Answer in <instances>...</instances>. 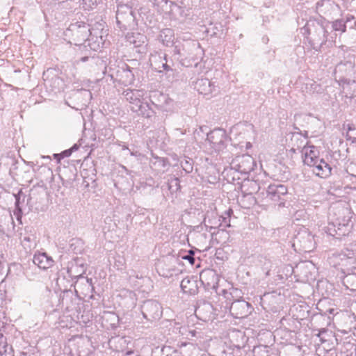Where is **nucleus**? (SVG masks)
<instances>
[{"label":"nucleus","mask_w":356,"mask_h":356,"mask_svg":"<svg viewBox=\"0 0 356 356\" xmlns=\"http://www.w3.org/2000/svg\"><path fill=\"white\" fill-rule=\"evenodd\" d=\"M300 32L315 50L320 49L323 45L330 47L334 42V37L328 34V27L316 20L307 22Z\"/></svg>","instance_id":"1"},{"label":"nucleus","mask_w":356,"mask_h":356,"mask_svg":"<svg viewBox=\"0 0 356 356\" xmlns=\"http://www.w3.org/2000/svg\"><path fill=\"white\" fill-rule=\"evenodd\" d=\"M95 35L98 37L97 32L92 29L90 30L89 25L83 22H77L71 24L64 31V35L68 42L75 45H81L86 42L90 35Z\"/></svg>","instance_id":"2"},{"label":"nucleus","mask_w":356,"mask_h":356,"mask_svg":"<svg viewBox=\"0 0 356 356\" xmlns=\"http://www.w3.org/2000/svg\"><path fill=\"white\" fill-rule=\"evenodd\" d=\"M227 136L226 131L220 128L215 129L207 134L204 144L208 154H220L227 147Z\"/></svg>","instance_id":"3"},{"label":"nucleus","mask_w":356,"mask_h":356,"mask_svg":"<svg viewBox=\"0 0 356 356\" xmlns=\"http://www.w3.org/2000/svg\"><path fill=\"white\" fill-rule=\"evenodd\" d=\"M116 22L120 29H134L136 25L135 10L127 4L118 6Z\"/></svg>","instance_id":"4"},{"label":"nucleus","mask_w":356,"mask_h":356,"mask_svg":"<svg viewBox=\"0 0 356 356\" xmlns=\"http://www.w3.org/2000/svg\"><path fill=\"white\" fill-rule=\"evenodd\" d=\"M304 164L312 168L313 172L321 178H326L331 175L332 168L320 157H302Z\"/></svg>","instance_id":"5"},{"label":"nucleus","mask_w":356,"mask_h":356,"mask_svg":"<svg viewBox=\"0 0 356 356\" xmlns=\"http://www.w3.org/2000/svg\"><path fill=\"white\" fill-rule=\"evenodd\" d=\"M350 218L344 217L342 222L339 218L335 222H329L328 225L323 228V230L330 236L335 238H341L347 235L350 232Z\"/></svg>","instance_id":"6"},{"label":"nucleus","mask_w":356,"mask_h":356,"mask_svg":"<svg viewBox=\"0 0 356 356\" xmlns=\"http://www.w3.org/2000/svg\"><path fill=\"white\" fill-rule=\"evenodd\" d=\"M338 54L339 56H344L343 47L339 50ZM344 60H341L339 63L336 65L335 73L340 74V78L345 76H352L354 72L355 67V56L353 54H348L347 56H343Z\"/></svg>","instance_id":"7"},{"label":"nucleus","mask_w":356,"mask_h":356,"mask_svg":"<svg viewBox=\"0 0 356 356\" xmlns=\"http://www.w3.org/2000/svg\"><path fill=\"white\" fill-rule=\"evenodd\" d=\"M298 243L300 245V250L310 252L314 248V236L306 229H302L295 236L293 245Z\"/></svg>","instance_id":"8"},{"label":"nucleus","mask_w":356,"mask_h":356,"mask_svg":"<svg viewBox=\"0 0 356 356\" xmlns=\"http://www.w3.org/2000/svg\"><path fill=\"white\" fill-rule=\"evenodd\" d=\"M250 303L242 299H237L232 302L230 312L236 318H243L251 313Z\"/></svg>","instance_id":"9"},{"label":"nucleus","mask_w":356,"mask_h":356,"mask_svg":"<svg viewBox=\"0 0 356 356\" xmlns=\"http://www.w3.org/2000/svg\"><path fill=\"white\" fill-rule=\"evenodd\" d=\"M110 76L114 82L118 81V83L124 86L132 84L135 79L134 74L127 67H120L117 70L115 74H111Z\"/></svg>","instance_id":"10"},{"label":"nucleus","mask_w":356,"mask_h":356,"mask_svg":"<svg viewBox=\"0 0 356 356\" xmlns=\"http://www.w3.org/2000/svg\"><path fill=\"white\" fill-rule=\"evenodd\" d=\"M287 193V188L282 184H271L266 191V199L267 201H271L273 203L279 202L282 200V197Z\"/></svg>","instance_id":"11"},{"label":"nucleus","mask_w":356,"mask_h":356,"mask_svg":"<svg viewBox=\"0 0 356 356\" xmlns=\"http://www.w3.org/2000/svg\"><path fill=\"white\" fill-rule=\"evenodd\" d=\"M33 262L40 269L47 270L54 265L53 258L47 254L45 252L38 251L35 252L33 258Z\"/></svg>","instance_id":"12"},{"label":"nucleus","mask_w":356,"mask_h":356,"mask_svg":"<svg viewBox=\"0 0 356 356\" xmlns=\"http://www.w3.org/2000/svg\"><path fill=\"white\" fill-rule=\"evenodd\" d=\"M337 10H338V6L331 0H320L316 3V11L321 15H331Z\"/></svg>","instance_id":"13"},{"label":"nucleus","mask_w":356,"mask_h":356,"mask_svg":"<svg viewBox=\"0 0 356 356\" xmlns=\"http://www.w3.org/2000/svg\"><path fill=\"white\" fill-rule=\"evenodd\" d=\"M75 268H77V264L75 261H72L68 263L67 267V273L68 275L72 278H78L83 280L86 282V284L88 286V289L93 290L92 280L88 277H84L81 274L77 275L75 273Z\"/></svg>","instance_id":"14"},{"label":"nucleus","mask_w":356,"mask_h":356,"mask_svg":"<svg viewBox=\"0 0 356 356\" xmlns=\"http://www.w3.org/2000/svg\"><path fill=\"white\" fill-rule=\"evenodd\" d=\"M195 88L199 93L207 95L214 90L215 86L211 83L209 79L202 78L197 80L195 83Z\"/></svg>","instance_id":"15"},{"label":"nucleus","mask_w":356,"mask_h":356,"mask_svg":"<svg viewBox=\"0 0 356 356\" xmlns=\"http://www.w3.org/2000/svg\"><path fill=\"white\" fill-rule=\"evenodd\" d=\"M125 99L131 104H136L138 107L140 106V97L143 96V92L138 90L127 89L122 93Z\"/></svg>","instance_id":"16"},{"label":"nucleus","mask_w":356,"mask_h":356,"mask_svg":"<svg viewBox=\"0 0 356 356\" xmlns=\"http://www.w3.org/2000/svg\"><path fill=\"white\" fill-rule=\"evenodd\" d=\"M127 42L134 47H140L145 42V37L139 33H128L126 35Z\"/></svg>","instance_id":"17"},{"label":"nucleus","mask_w":356,"mask_h":356,"mask_svg":"<svg viewBox=\"0 0 356 356\" xmlns=\"http://www.w3.org/2000/svg\"><path fill=\"white\" fill-rule=\"evenodd\" d=\"M200 280L202 282H207V284L211 287H215L217 283V275L213 270H208L200 274Z\"/></svg>","instance_id":"18"},{"label":"nucleus","mask_w":356,"mask_h":356,"mask_svg":"<svg viewBox=\"0 0 356 356\" xmlns=\"http://www.w3.org/2000/svg\"><path fill=\"white\" fill-rule=\"evenodd\" d=\"M13 356V348L8 346L6 338L0 333V356Z\"/></svg>","instance_id":"19"},{"label":"nucleus","mask_w":356,"mask_h":356,"mask_svg":"<svg viewBox=\"0 0 356 356\" xmlns=\"http://www.w3.org/2000/svg\"><path fill=\"white\" fill-rule=\"evenodd\" d=\"M159 40L165 46H168L169 44H172L173 42L172 30L170 29H165L161 31L159 34Z\"/></svg>","instance_id":"20"},{"label":"nucleus","mask_w":356,"mask_h":356,"mask_svg":"<svg viewBox=\"0 0 356 356\" xmlns=\"http://www.w3.org/2000/svg\"><path fill=\"white\" fill-rule=\"evenodd\" d=\"M354 253L352 251H348L347 254L341 253L337 255V258L340 260L339 265L342 266H346L348 264H352L354 263Z\"/></svg>","instance_id":"21"},{"label":"nucleus","mask_w":356,"mask_h":356,"mask_svg":"<svg viewBox=\"0 0 356 356\" xmlns=\"http://www.w3.org/2000/svg\"><path fill=\"white\" fill-rule=\"evenodd\" d=\"M117 343L119 344L120 348V351L125 352L126 356H130L134 353V350H126V347L131 343V338L129 337H123L120 338H118Z\"/></svg>","instance_id":"22"},{"label":"nucleus","mask_w":356,"mask_h":356,"mask_svg":"<svg viewBox=\"0 0 356 356\" xmlns=\"http://www.w3.org/2000/svg\"><path fill=\"white\" fill-rule=\"evenodd\" d=\"M344 285L351 291H356V274H348L343 280Z\"/></svg>","instance_id":"23"},{"label":"nucleus","mask_w":356,"mask_h":356,"mask_svg":"<svg viewBox=\"0 0 356 356\" xmlns=\"http://www.w3.org/2000/svg\"><path fill=\"white\" fill-rule=\"evenodd\" d=\"M143 19L148 28L154 29L156 26V17L154 13L144 14Z\"/></svg>","instance_id":"24"},{"label":"nucleus","mask_w":356,"mask_h":356,"mask_svg":"<svg viewBox=\"0 0 356 356\" xmlns=\"http://www.w3.org/2000/svg\"><path fill=\"white\" fill-rule=\"evenodd\" d=\"M19 194L15 195V209L13 211V214L16 217L17 220L19 221L20 224H22V211L21 207H19Z\"/></svg>","instance_id":"25"},{"label":"nucleus","mask_w":356,"mask_h":356,"mask_svg":"<svg viewBox=\"0 0 356 356\" xmlns=\"http://www.w3.org/2000/svg\"><path fill=\"white\" fill-rule=\"evenodd\" d=\"M331 29L335 31H346V23L343 19H337L332 22Z\"/></svg>","instance_id":"26"},{"label":"nucleus","mask_w":356,"mask_h":356,"mask_svg":"<svg viewBox=\"0 0 356 356\" xmlns=\"http://www.w3.org/2000/svg\"><path fill=\"white\" fill-rule=\"evenodd\" d=\"M317 148L313 145H305L301 149L302 156H316Z\"/></svg>","instance_id":"27"},{"label":"nucleus","mask_w":356,"mask_h":356,"mask_svg":"<svg viewBox=\"0 0 356 356\" xmlns=\"http://www.w3.org/2000/svg\"><path fill=\"white\" fill-rule=\"evenodd\" d=\"M346 138L353 143H356V129L349 127L346 133Z\"/></svg>","instance_id":"28"},{"label":"nucleus","mask_w":356,"mask_h":356,"mask_svg":"<svg viewBox=\"0 0 356 356\" xmlns=\"http://www.w3.org/2000/svg\"><path fill=\"white\" fill-rule=\"evenodd\" d=\"M188 160H185L184 162L181 161V167L186 172H191L193 170V160L191 157H187Z\"/></svg>","instance_id":"29"},{"label":"nucleus","mask_w":356,"mask_h":356,"mask_svg":"<svg viewBox=\"0 0 356 356\" xmlns=\"http://www.w3.org/2000/svg\"><path fill=\"white\" fill-rule=\"evenodd\" d=\"M78 148H79V146L76 144H75L71 148H70L68 149H65L60 154L54 153V154H53L52 156H70L72 154V153L73 152V151L78 149Z\"/></svg>","instance_id":"30"},{"label":"nucleus","mask_w":356,"mask_h":356,"mask_svg":"<svg viewBox=\"0 0 356 356\" xmlns=\"http://www.w3.org/2000/svg\"><path fill=\"white\" fill-rule=\"evenodd\" d=\"M161 100H163L166 105H167V107H164L163 106H161L162 107L163 109L165 110V111H168L170 110V106L172 104V100L168 98L167 96L164 95L163 94H161L159 97V101H161Z\"/></svg>","instance_id":"31"},{"label":"nucleus","mask_w":356,"mask_h":356,"mask_svg":"<svg viewBox=\"0 0 356 356\" xmlns=\"http://www.w3.org/2000/svg\"><path fill=\"white\" fill-rule=\"evenodd\" d=\"M182 259L188 261L191 265H193L195 261L194 257V252L193 250H189L186 255L182 256Z\"/></svg>","instance_id":"32"},{"label":"nucleus","mask_w":356,"mask_h":356,"mask_svg":"<svg viewBox=\"0 0 356 356\" xmlns=\"http://www.w3.org/2000/svg\"><path fill=\"white\" fill-rule=\"evenodd\" d=\"M163 67L164 70L165 71V74L167 75L168 79H170L171 76H173V70L169 65H168L166 63L163 64Z\"/></svg>","instance_id":"33"},{"label":"nucleus","mask_w":356,"mask_h":356,"mask_svg":"<svg viewBox=\"0 0 356 356\" xmlns=\"http://www.w3.org/2000/svg\"><path fill=\"white\" fill-rule=\"evenodd\" d=\"M4 312L0 311V329L3 327L6 323Z\"/></svg>","instance_id":"34"},{"label":"nucleus","mask_w":356,"mask_h":356,"mask_svg":"<svg viewBox=\"0 0 356 356\" xmlns=\"http://www.w3.org/2000/svg\"><path fill=\"white\" fill-rule=\"evenodd\" d=\"M147 106L149 108V109L152 111V113H154V108H156V104L154 102L149 99V102H146Z\"/></svg>","instance_id":"35"},{"label":"nucleus","mask_w":356,"mask_h":356,"mask_svg":"<svg viewBox=\"0 0 356 356\" xmlns=\"http://www.w3.org/2000/svg\"><path fill=\"white\" fill-rule=\"evenodd\" d=\"M33 239V238H31V236H24L22 240V243H23L24 245H26V243H31Z\"/></svg>","instance_id":"36"},{"label":"nucleus","mask_w":356,"mask_h":356,"mask_svg":"<svg viewBox=\"0 0 356 356\" xmlns=\"http://www.w3.org/2000/svg\"><path fill=\"white\" fill-rule=\"evenodd\" d=\"M161 275L165 277H171L173 275V273L172 270H168L166 273H163L162 274H160Z\"/></svg>","instance_id":"37"},{"label":"nucleus","mask_w":356,"mask_h":356,"mask_svg":"<svg viewBox=\"0 0 356 356\" xmlns=\"http://www.w3.org/2000/svg\"><path fill=\"white\" fill-rule=\"evenodd\" d=\"M254 165H255V164H254V161H252V165L248 166L247 168H244V170H248V171L253 170Z\"/></svg>","instance_id":"38"},{"label":"nucleus","mask_w":356,"mask_h":356,"mask_svg":"<svg viewBox=\"0 0 356 356\" xmlns=\"http://www.w3.org/2000/svg\"><path fill=\"white\" fill-rule=\"evenodd\" d=\"M90 58H91L92 60L94 59L93 57H89V56H83L80 58V61H82V62H85L86 60H88Z\"/></svg>","instance_id":"39"},{"label":"nucleus","mask_w":356,"mask_h":356,"mask_svg":"<svg viewBox=\"0 0 356 356\" xmlns=\"http://www.w3.org/2000/svg\"><path fill=\"white\" fill-rule=\"evenodd\" d=\"M185 283H189V280H188L184 279V280L181 281V286L182 288L186 287V286H185Z\"/></svg>","instance_id":"40"},{"label":"nucleus","mask_w":356,"mask_h":356,"mask_svg":"<svg viewBox=\"0 0 356 356\" xmlns=\"http://www.w3.org/2000/svg\"><path fill=\"white\" fill-rule=\"evenodd\" d=\"M252 147V144L250 142L246 143V148L249 149Z\"/></svg>","instance_id":"41"},{"label":"nucleus","mask_w":356,"mask_h":356,"mask_svg":"<svg viewBox=\"0 0 356 356\" xmlns=\"http://www.w3.org/2000/svg\"><path fill=\"white\" fill-rule=\"evenodd\" d=\"M238 291L236 289H233L232 292L231 293V295L233 296L234 293H237Z\"/></svg>","instance_id":"42"},{"label":"nucleus","mask_w":356,"mask_h":356,"mask_svg":"<svg viewBox=\"0 0 356 356\" xmlns=\"http://www.w3.org/2000/svg\"><path fill=\"white\" fill-rule=\"evenodd\" d=\"M64 158H65V157H60V156H58V157H54V159H57V160H58V163H60V159H64Z\"/></svg>","instance_id":"43"},{"label":"nucleus","mask_w":356,"mask_h":356,"mask_svg":"<svg viewBox=\"0 0 356 356\" xmlns=\"http://www.w3.org/2000/svg\"><path fill=\"white\" fill-rule=\"evenodd\" d=\"M10 219H11V221H12V224H13V229H15V224H14V221H13V218L10 216Z\"/></svg>","instance_id":"44"},{"label":"nucleus","mask_w":356,"mask_h":356,"mask_svg":"<svg viewBox=\"0 0 356 356\" xmlns=\"http://www.w3.org/2000/svg\"><path fill=\"white\" fill-rule=\"evenodd\" d=\"M290 152H293V153H295V154L296 153V149H295L294 148H291V149H290Z\"/></svg>","instance_id":"45"},{"label":"nucleus","mask_w":356,"mask_h":356,"mask_svg":"<svg viewBox=\"0 0 356 356\" xmlns=\"http://www.w3.org/2000/svg\"><path fill=\"white\" fill-rule=\"evenodd\" d=\"M60 276H59V277L57 278V281H56V282H57V284H58V285H59V282H60Z\"/></svg>","instance_id":"46"},{"label":"nucleus","mask_w":356,"mask_h":356,"mask_svg":"<svg viewBox=\"0 0 356 356\" xmlns=\"http://www.w3.org/2000/svg\"><path fill=\"white\" fill-rule=\"evenodd\" d=\"M343 213H348V209H343Z\"/></svg>","instance_id":"47"},{"label":"nucleus","mask_w":356,"mask_h":356,"mask_svg":"<svg viewBox=\"0 0 356 356\" xmlns=\"http://www.w3.org/2000/svg\"><path fill=\"white\" fill-rule=\"evenodd\" d=\"M124 150H126L127 152H124V154H127L129 152V149H127V148H125L124 149Z\"/></svg>","instance_id":"48"},{"label":"nucleus","mask_w":356,"mask_h":356,"mask_svg":"<svg viewBox=\"0 0 356 356\" xmlns=\"http://www.w3.org/2000/svg\"><path fill=\"white\" fill-rule=\"evenodd\" d=\"M176 52H177L178 54H181V52H180V51H179V49H178V50H177V51H176Z\"/></svg>","instance_id":"49"},{"label":"nucleus","mask_w":356,"mask_h":356,"mask_svg":"<svg viewBox=\"0 0 356 356\" xmlns=\"http://www.w3.org/2000/svg\"><path fill=\"white\" fill-rule=\"evenodd\" d=\"M157 72H159V74H163V72L161 70H159V71H157Z\"/></svg>","instance_id":"50"},{"label":"nucleus","mask_w":356,"mask_h":356,"mask_svg":"<svg viewBox=\"0 0 356 356\" xmlns=\"http://www.w3.org/2000/svg\"><path fill=\"white\" fill-rule=\"evenodd\" d=\"M27 246H28L29 248H31L32 244L28 245Z\"/></svg>","instance_id":"51"},{"label":"nucleus","mask_w":356,"mask_h":356,"mask_svg":"<svg viewBox=\"0 0 356 356\" xmlns=\"http://www.w3.org/2000/svg\"><path fill=\"white\" fill-rule=\"evenodd\" d=\"M232 212H233V211H232V210H231V209H229V210L228 211V213H229V214L230 213H232Z\"/></svg>","instance_id":"52"},{"label":"nucleus","mask_w":356,"mask_h":356,"mask_svg":"<svg viewBox=\"0 0 356 356\" xmlns=\"http://www.w3.org/2000/svg\"><path fill=\"white\" fill-rule=\"evenodd\" d=\"M200 131H203V128H202V127H200Z\"/></svg>","instance_id":"53"},{"label":"nucleus","mask_w":356,"mask_h":356,"mask_svg":"<svg viewBox=\"0 0 356 356\" xmlns=\"http://www.w3.org/2000/svg\"><path fill=\"white\" fill-rule=\"evenodd\" d=\"M349 20H350V18H348H348H347V21H346V22H348Z\"/></svg>","instance_id":"54"},{"label":"nucleus","mask_w":356,"mask_h":356,"mask_svg":"<svg viewBox=\"0 0 356 356\" xmlns=\"http://www.w3.org/2000/svg\"><path fill=\"white\" fill-rule=\"evenodd\" d=\"M282 204H284V203H282V202L279 203V205H282Z\"/></svg>","instance_id":"55"},{"label":"nucleus","mask_w":356,"mask_h":356,"mask_svg":"<svg viewBox=\"0 0 356 356\" xmlns=\"http://www.w3.org/2000/svg\"><path fill=\"white\" fill-rule=\"evenodd\" d=\"M99 37H100L101 40H102V35H100Z\"/></svg>","instance_id":"56"}]
</instances>
